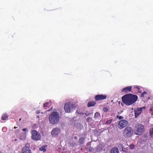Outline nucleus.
I'll return each mask as SVG.
<instances>
[{
    "label": "nucleus",
    "instance_id": "obj_12",
    "mask_svg": "<svg viewBox=\"0 0 153 153\" xmlns=\"http://www.w3.org/2000/svg\"><path fill=\"white\" fill-rule=\"evenodd\" d=\"M132 88L131 86H127L126 87L123 89L122 91L123 92H124L125 93H127L128 92H129L131 91Z\"/></svg>",
    "mask_w": 153,
    "mask_h": 153
},
{
    "label": "nucleus",
    "instance_id": "obj_13",
    "mask_svg": "<svg viewBox=\"0 0 153 153\" xmlns=\"http://www.w3.org/2000/svg\"><path fill=\"white\" fill-rule=\"evenodd\" d=\"M85 138V136L84 137H81L79 139V143L80 145H81L83 144Z\"/></svg>",
    "mask_w": 153,
    "mask_h": 153
},
{
    "label": "nucleus",
    "instance_id": "obj_36",
    "mask_svg": "<svg viewBox=\"0 0 153 153\" xmlns=\"http://www.w3.org/2000/svg\"><path fill=\"white\" fill-rule=\"evenodd\" d=\"M16 140H17V139H15V141H16Z\"/></svg>",
    "mask_w": 153,
    "mask_h": 153
},
{
    "label": "nucleus",
    "instance_id": "obj_15",
    "mask_svg": "<svg viewBox=\"0 0 153 153\" xmlns=\"http://www.w3.org/2000/svg\"><path fill=\"white\" fill-rule=\"evenodd\" d=\"M47 147V145H45L43 146H42L41 147L39 148V150L40 151H42L43 152H45L46 151V149H45Z\"/></svg>",
    "mask_w": 153,
    "mask_h": 153
},
{
    "label": "nucleus",
    "instance_id": "obj_5",
    "mask_svg": "<svg viewBox=\"0 0 153 153\" xmlns=\"http://www.w3.org/2000/svg\"><path fill=\"white\" fill-rule=\"evenodd\" d=\"M75 108L74 104L70 102H67L65 104L64 109L65 111L67 113H70L72 111L74 108Z\"/></svg>",
    "mask_w": 153,
    "mask_h": 153
},
{
    "label": "nucleus",
    "instance_id": "obj_32",
    "mask_svg": "<svg viewBox=\"0 0 153 153\" xmlns=\"http://www.w3.org/2000/svg\"><path fill=\"white\" fill-rule=\"evenodd\" d=\"M138 91V93H141V91L140 90V89L139 90H137Z\"/></svg>",
    "mask_w": 153,
    "mask_h": 153
},
{
    "label": "nucleus",
    "instance_id": "obj_10",
    "mask_svg": "<svg viewBox=\"0 0 153 153\" xmlns=\"http://www.w3.org/2000/svg\"><path fill=\"white\" fill-rule=\"evenodd\" d=\"M106 96L103 94H97L95 97V100L96 101H99L100 100L106 99Z\"/></svg>",
    "mask_w": 153,
    "mask_h": 153
},
{
    "label": "nucleus",
    "instance_id": "obj_35",
    "mask_svg": "<svg viewBox=\"0 0 153 153\" xmlns=\"http://www.w3.org/2000/svg\"><path fill=\"white\" fill-rule=\"evenodd\" d=\"M17 128V127H15H15H14V128H15V129H16V128Z\"/></svg>",
    "mask_w": 153,
    "mask_h": 153
},
{
    "label": "nucleus",
    "instance_id": "obj_20",
    "mask_svg": "<svg viewBox=\"0 0 153 153\" xmlns=\"http://www.w3.org/2000/svg\"><path fill=\"white\" fill-rule=\"evenodd\" d=\"M118 147L119 148V149L120 150H122L123 149V148L124 147L123 145L122 144H119Z\"/></svg>",
    "mask_w": 153,
    "mask_h": 153
},
{
    "label": "nucleus",
    "instance_id": "obj_1",
    "mask_svg": "<svg viewBox=\"0 0 153 153\" xmlns=\"http://www.w3.org/2000/svg\"><path fill=\"white\" fill-rule=\"evenodd\" d=\"M137 99L138 97L137 95L129 94L123 96L122 100L124 104L127 105H130L134 103Z\"/></svg>",
    "mask_w": 153,
    "mask_h": 153
},
{
    "label": "nucleus",
    "instance_id": "obj_28",
    "mask_svg": "<svg viewBox=\"0 0 153 153\" xmlns=\"http://www.w3.org/2000/svg\"><path fill=\"white\" fill-rule=\"evenodd\" d=\"M134 145L133 144H131L129 146L130 148L131 149H134Z\"/></svg>",
    "mask_w": 153,
    "mask_h": 153
},
{
    "label": "nucleus",
    "instance_id": "obj_17",
    "mask_svg": "<svg viewBox=\"0 0 153 153\" xmlns=\"http://www.w3.org/2000/svg\"><path fill=\"white\" fill-rule=\"evenodd\" d=\"M8 116L7 114H2L1 119L2 120H5L8 118Z\"/></svg>",
    "mask_w": 153,
    "mask_h": 153
},
{
    "label": "nucleus",
    "instance_id": "obj_22",
    "mask_svg": "<svg viewBox=\"0 0 153 153\" xmlns=\"http://www.w3.org/2000/svg\"><path fill=\"white\" fill-rule=\"evenodd\" d=\"M116 117L117 118H118L119 120H123V117L122 116H120L119 115H117Z\"/></svg>",
    "mask_w": 153,
    "mask_h": 153
},
{
    "label": "nucleus",
    "instance_id": "obj_26",
    "mask_svg": "<svg viewBox=\"0 0 153 153\" xmlns=\"http://www.w3.org/2000/svg\"><path fill=\"white\" fill-rule=\"evenodd\" d=\"M108 108L107 107H105L103 108V110L104 112H107L108 111Z\"/></svg>",
    "mask_w": 153,
    "mask_h": 153
},
{
    "label": "nucleus",
    "instance_id": "obj_19",
    "mask_svg": "<svg viewBox=\"0 0 153 153\" xmlns=\"http://www.w3.org/2000/svg\"><path fill=\"white\" fill-rule=\"evenodd\" d=\"M146 94H147L146 92V91H144L141 94V95H140L141 97L144 98V95H146Z\"/></svg>",
    "mask_w": 153,
    "mask_h": 153
},
{
    "label": "nucleus",
    "instance_id": "obj_16",
    "mask_svg": "<svg viewBox=\"0 0 153 153\" xmlns=\"http://www.w3.org/2000/svg\"><path fill=\"white\" fill-rule=\"evenodd\" d=\"M110 153H118V149L116 147L114 148L111 150Z\"/></svg>",
    "mask_w": 153,
    "mask_h": 153
},
{
    "label": "nucleus",
    "instance_id": "obj_37",
    "mask_svg": "<svg viewBox=\"0 0 153 153\" xmlns=\"http://www.w3.org/2000/svg\"><path fill=\"white\" fill-rule=\"evenodd\" d=\"M5 128H2V130H3V129H5Z\"/></svg>",
    "mask_w": 153,
    "mask_h": 153
},
{
    "label": "nucleus",
    "instance_id": "obj_39",
    "mask_svg": "<svg viewBox=\"0 0 153 153\" xmlns=\"http://www.w3.org/2000/svg\"><path fill=\"white\" fill-rule=\"evenodd\" d=\"M0 153H1V152H0Z\"/></svg>",
    "mask_w": 153,
    "mask_h": 153
},
{
    "label": "nucleus",
    "instance_id": "obj_6",
    "mask_svg": "<svg viewBox=\"0 0 153 153\" xmlns=\"http://www.w3.org/2000/svg\"><path fill=\"white\" fill-rule=\"evenodd\" d=\"M128 124V121L126 120H120L118 123L117 127L119 129H121L126 127Z\"/></svg>",
    "mask_w": 153,
    "mask_h": 153
},
{
    "label": "nucleus",
    "instance_id": "obj_27",
    "mask_svg": "<svg viewBox=\"0 0 153 153\" xmlns=\"http://www.w3.org/2000/svg\"><path fill=\"white\" fill-rule=\"evenodd\" d=\"M89 150L90 152H93L94 150V149L92 147H90L89 148Z\"/></svg>",
    "mask_w": 153,
    "mask_h": 153
},
{
    "label": "nucleus",
    "instance_id": "obj_25",
    "mask_svg": "<svg viewBox=\"0 0 153 153\" xmlns=\"http://www.w3.org/2000/svg\"><path fill=\"white\" fill-rule=\"evenodd\" d=\"M121 151L125 152H128V150L127 148L123 147V149H122Z\"/></svg>",
    "mask_w": 153,
    "mask_h": 153
},
{
    "label": "nucleus",
    "instance_id": "obj_30",
    "mask_svg": "<svg viewBox=\"0 0 153 153\" xmlns=\"http://www.w3.org/2000/svg\"><path fill=\"white\" fill-rule=\"evenodd\" d=\"M22 130L24 131H25L27 130V129L26 128H24L22 129Z\"/></svg>",
    "mask_w": 153,
    "mask_h": 153
},
{
    "label": "nucleus",
    "instance_id": "obj_9",
    "mask_svg": "<svg viewBox=\"0 0 153 153\" xmlns=\"http://www.w3.org/2000/svg\"><path fill=\"white\" fill-rule=\"evenodd\" d=\"M22 153H32L29 144L27 143L22 149Z\"/></svg>",
    "mask_w": 153,
    "mask_h": 153
},
{
    "label": "nucleus",
    "instance_id": "obj_31",
    "mask_svg": "<svg viewBox=\"0 0 153 153\" xmlns=\"http://www.w3.org/2000/svg\"><path fill=\"white\" fill-rule=\"evenodd\" d=\"M40 113V111H36V113L37 114H39Z\"/></svg>",
    "mask_w": 153,
    "mask_h": 153
},
{
    "label": "nucleus",
    "instance_id": "obj_14",
    "mask_svg": "<svg viewBox=\"0 0 153 153\" xmlns=\"http://www.w3.org/2000/svg\"><path fill=\"white\" fill-rule=\"evenodd\" d=\"M96 102L95 101H90L88 102L87 104V106L88 107L93 106L95 105Z\"/></svg>",
    "mask_w": 153,
    "mask_h": 153
},
{
    "label": "nucleus",
    "instance_id": "obj_38",
    "mask_svg": "<svg viewBox=\"0 0 153 153\" xmlns=\"http://www.w3.org/2000/svg\"><path fill=\"white\" fill-rule=\"evenodd\" d=\"M47 111H50V110H48Z\"/></svg>",
    "mask_w": 153,
    "mask_h": 153
},
{
    "label": "nucleus",
    "instance_id": "obj_11",
    "mask_svg": "<svg viewBox=\"0 0 153 153\" xmlns=\"http://www.w3.org/2000/svg\"><path fill=\"white\" fill-rule=\"evenodd\" d=\"M142 111V109L141 108H135L134 110L135 117L137 118L141 113Z\"/></svg>",
    "mask_w": 153,
    "mask_h": 153
},
{
    "label": "nucleus",
    "instance_id": "obj_18",
    "mask_svg": "<svg viewBox=\"0 0 153 153\" xmlns=\"http://www.w3.org/2000/svg\"><path fill=\"white\" fill-rule=\"evenodd\" d=\"M150 134L151 137H153V128L150 129Z\"/></svg>",
    "mask_w": 153,
    "mask_h": 153
},
{
    "label": "nucleus",
    "instance_id": "obj_4",
    "mask_svg": "<svg viewBox=\"0 0 153 153\" xmlns=\"http://www.w3.org/2000/svg\"><path fill=\"white\" fill-rule=\"evenodd\" d=\"M133 132V130L132 128L127 127L123 130V135L125 137H130L132 135Z\"/></svg>",
    "mask_w": 153,
    "mask_h": 153
},
{
    "label": "nucleus",
    "instance_id": "obj_33",
    "mask_svg": "<svg viewBox=\"0 0 153 153\" xmlns=\"http://www.w3.org/2000/svg\"><path fill=\"white\" fill-rule=\"evenodd\" d=\"M74 138L75 140H77L78 138L77 137L75 136L74 137Z\"/></svg>",
    "mask_w": 153,
    "mask_h": 153
},
{
    "label": "nucleus",
    "instance_id": "obj_8",
    "mask_svg": "<svg viewBox=\"0 0 153 153\" xmlns=\"http://www.w3.org/2000/svg\"><path fill=\"white\" fill-rule=\"evenodd\" d=\"M60 129L58 128L55 127L52 130L51 134L53 137H57L60 133Z\"/></svg>",
    "mask_w": 153,
    "mask_h": 153
},
{
    "label": "nucleus",
    "instance_id": "obj_3",
    "mask_svg": "<svg viewBox=\"0 0 153 153\" xmlns=\"http://www.w3.org/2000/svg\"><path fill=\"white\" fill-rule=\"evenodd\" d=\"M134 129L135 134L140 135L143 132L145 128L142 125L138 123L136 125Z\"/></svg>",
    "mask_w": 153,
    "mask_h": 153
},
{
    "label": "nucleus",
    "instance_id": "obj_23",
    "mask_svg": "<svg viewBox=\"0 0 153 153\" xmlns=\"http://www.w3.org/2000/svg\"><path fill=\"white\" fill-rule=\"evenodd\" d=\"M112 121V120L111 119L109 120H108L106 121L105 123L106 124H109L111 123Z\"/></svg>",
    "mask_w": 153,
    "mask_h": 153
},
{
    "label": "nucleus",
    "instance_id": "obj_34",
    "mask_svg": "<svg viewBox=\"0 0 153 153\" xmlns=\"http://www.w3.org/2000/svg\"><path fill=\"white\" fill-rule=\"evenodd\" d=\"M140 108H141V109H142V110L143 109L145 108H146V107H145V106H144V107H141Z\"/></svg>",
    "mask_w": 153,
    "mask_h": 153
},
{
    "label": "nucleus",
    "instance_id": "obj_21",
    "mask_svg": "<svg viewBox=\"0 0 153 153\" xmlns=\"http://www.w3.org/2000/svg\"><path fill=\"white\" fill-rule=\"evenodd\" d=\"M49 103L46 102L44 104L43 106L44 107H48L49 106Z\"/></svg>",
    "mask_w": 153,
    "mask_h": 153
},
{
    "label": "nucleus",
    "instance_id": "obj_7",
    "mask_svg": "<svg viewBox=\"0 0 153 153\" xmlns=\"http://www.w3.org/2000/svg\"><path fill=\"white\" fill-rule=\"evenodd\" d=\"M32 139L35 140H38L41 139V135L39 132L34 130L31 131Z\"/></svg>",
    "mask_w": 153,
    "mask_h": 153
},
{
    "label": "nucleus",
    "instance_id": "obj_24",
    "mask_svg": "<svg viewBox=\"0 0 153 153\" xmlns=\"http://www.w3.org/2000/svg\"><path fill=\"white\" fill-rule=\"evenodd\" d=\"M100 115V114L98 112H96L95 113L94 117L95 118H97Z\"/></svg>",
    "mask_w": 153,
    "mask_h": 153
},
{
    "label": "nucleus",
    "instance_id": "obj_2",
    "mask_svg": "<svg viewBox=\"0 0 153 153\" xmlns=\"http://www.w3.org/2000/svg\"><path fill=\"white\" fill-rule=\"evenodd\" d=\"M59 114L56 111L53 112L49 116V122L53 125L57 124L59 121Z\"/></svg>",
    "mask_w": 153,
    "mask_h": 153
},
{
    "label": "nucleus",
    "instance_id": "obj_29",
    "mask_svg": "<svg viewBox=\"0 0 153 153\" xmlns=\"http://www.w3.org/2000/svg\"><path fill=\"white\" fill-rule=\"evenodd\" d=\"M134 88L137 89V90H139L140 89V88L139 87L137 86H134Z\"/></svg>",
    "mask_w": 153,
    "mask_h": 153
}]
</instances>
